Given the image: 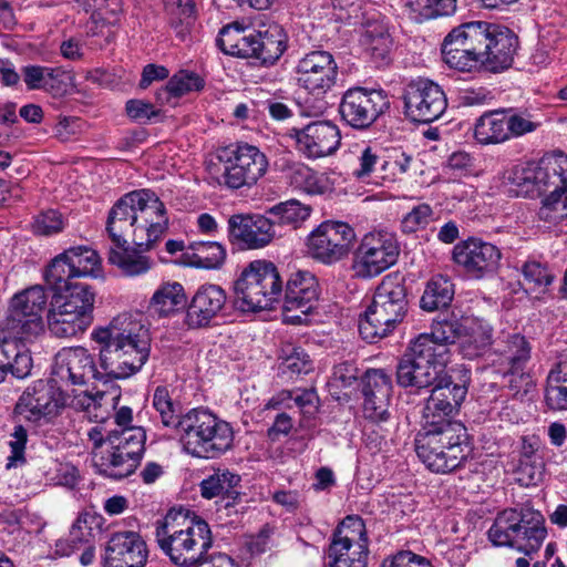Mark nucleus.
<instances>
[{"label": "nucleus", "mask_w": 567, "mask_h": 567, "mask_svg": "<svg viewBox=\"0 0 567 567\" xmlns=\"http://www.w3.org/2000/svg\"><path fill=\"white\" fill-rule=\"evenodd\" d=\"M168 217L164 203L151 189L123 195L109 212L106 233L112 241L107 261L123 276H142L153 260L145 255L164 237Z\"/></svg>", "instance_id": "nucleus-1"}, {"label": "nucleus", "mask_w": 567, "mask_h": 567, "mask_svg": "<svg viewBox=\"0 0 567 567\" xmlns=\"http://www.w3.org/2000/svg\"><path fill=\"white\" fill-rule=\"evenodd\" d=\"M518 38L508 28L471 21L453 28L442 43L444 62L461 72L502 73L514 62Z\"/></svg>", "instance_id": "nucleus-2"}, {"label": "nucleus", "mask_w": 567, "mask_h": 567, "mask_svg": "<svg viewBox=\"0 0 567 567\" xmlns=\"http://www.w3.org/2000/svg\"><path fill=\"white\" fill-rule=\"evenodd\" d=\"M92 339L101 346L99 367L103 383L133 375L150 355L148 330L131 313L118 315L109 326L95 329Z\"/></svg>", "instance_id": "nucleus-3"}, {"label": "nucleus", "mask_w": 567, "mask_h": 567, "mask_svg": "<svg viewBox=\"0 0 567 567\" xmlns=\"http://www.w3.org/2000/svg\"><path fill=\"white\" fill-rule=\"evenodd\" d=\"M156 539L161 549L181 567H195L206 560L213 539L208 524L188 511L171 509L157 522Z\"/></svg>", "instance_id": "nucleus-4"}, {"label": "nucleus", "mask_w": 567, "mask_h": 567, "mask_svg": "<svg viewBox=\"0 0 567 567\" xmlns=\"http://www.w3.org/2000/svg\"><path fill=\"white\" fill-rule=\"evenodd\" d=\"M415 451L432 472L450 473L467 460L472 446L461 422L424 423L415 437Z\"/></svg>", "instance_id": "nucleus-5"}, {"label": "nucleus", "mask_w": 567, "mask_h": 567, "mask_svg": "<svg viewBox=\"0 0 567 567\" xmlns=\"http://www.w3.org/2000/svg\"><path fill=\"white\" fill-rule=\"evenodd\" d=\"M408 306L403 279L398 275L385 276L377 287L371 305L359 318L361 338L373 343L386 337L402 322Z\"/></svg>", "instance_id": "nucleus-6"}, {"label": "nucleus", "mask_w": 567, "mask_h": 567, "mask_svg": "<svg viewBox=\"0 0 567 567\" xmlns=\"http://www.w3.org/2000/svg\"><path fill=\"white\" fill-rule=\"evenodd\" d=\"M546 537L544 515L528 506L502 511L488 529L494 545L513 547L529 558L540 549Z\"/></svg>", "instance_id": "nucleus-7"}, {"label": "nucleus", "mask_w": 567, "mask_h": 567, "mask_svg": "<svg viewBox=\"0 0 567 567\" xmlns=\"http://www.w3.org/2000/svg\"><path fill=\"white\" fill-rule=\"evenodd\" d=\"M184 450L200 458H216L231 449V425L205 409H193L185 414L178 435Z\"/></svg>", "instance_id": "nucleus-8"}, {"label": "nucleus", "mask_w": 567, "mask_h": 567, "mask_svg": "<svg viewBox=\"0 0 567 567\" xmlns=\"http://www.w3.org/2000/svg\"><path fill=\"white\" fill-rule=\"evenodd\" d=\"M235 303L241 311L272 309L282 292L277 267L268 260H254L235 281Z\"/></svg>", "instance_id": "nucleus-9"}, {"label": "nucleus", "mask_w": 567, "mask_h": 567, "mask_svg": "<svg viewBox=\"0 0 567 567\" xmlns=\"http://www.w3.org/2000/svg\"><path fill=\"white\" fill-rule=\"evenodd\" d=\"M445 350L426 338H415L396 364V382L402 388H430L443 372Z\"/></svg>", "instance_id": "nucleus-10"}, {"label": "nucleus", "mask_w": 567, "mask_h": 567, "mask_svg": "<svg viewBox=\"0 0 567 567\" xmlns=\"http://www.w3.org/2000/svg\"><path fill=\"white\" fill-rule=\"evenodd\" d=\"M223 166L218 183L229 189L250 188L267 173V156L255 145L235 143L218 151Z\"/></svg>", "instance_id": "nucleus-11"}, {"label": "nucleus", "mask_w": 567, "mask_h": 567, "mask_svg": "<svg viewBox=\"0 0 567 567\" xmlns=\"http://www.w3.org/2000/svg\"><path fill=\"white\" fill-rule=\"evenodd\" d=\"M146 432L143 427L111 430L106 434L107 449L101 453V472L113 478L133 474L145 452Z\"/></svg>", "instance_id": "nucleus-12"}, {"label": "nucleus", "mask_w": 567, "mask_h": 567, "mask_svg": "<svg viewBox=\"0 0 567 567\" xmlns=\"http://www.w3.org/2000/svg\"><path fill=\"white\" fill-rule=\"evenodd\" d=\"M47 306L45 289L40 285L29 287L10 299L2 327L20 339L37 337L43 331L42 313Z\"/></svg>", "instance_id": "nucleus-13"}, {"label": "nucleus", "mask_w": 567, "mask_h": 567, "mask_svg": "<svg viewBox=\"0 0 567 567\" xmlns=\"http://www.w3.org/2000/svg\"><path fill=\"white\" fill-rule=\"evenodd\" d=\"M399 255L400 245L393 234L373 230L361 238L353 252L351 268L357 278L370 279L392 267Z\"/></svg>", "instance_id": "nucleus-14"}, {"label": "nucleus", "mask_w": 567, "mask_h": 567, "mask_svg": "<svg viewBox=\"0 0 567 567\" xmlns=\"http://www.w3.org/2000/svg\"><path fill=\"white\" fill-rule=\"evenodd\" d=\"M513 183L525 194L546 196L567 184V155L563 152L543 157L538 163L516 167Z\"/></svg>", "instance_id": "nucleus-15"}, {"label": "nucleus", "mask_w": 567, "mask_h": 567, "mask_svg": "<svg viewBox=\"0 0 567 567\" xmlns=\"http://www.w3.org/2000/svg\"><path fill=\"white\" fill-rule=\"evenodd\" d=\"M389 109V96L383 90L353 86L342 94L339 114L349 126L365 130Z\"/></svg>", "instance_id": "nucleus-16"}, {"label": "nucleus", "mask_w": 567, "mask_h": 567, "mask_svg": "<svg viewBox=\"0 0 567 567\" xmlns=\"http://www.w3.org/2000/svg\"><path fill=\"white\" fill-rule=\"evenodd\" d=\"M368 538L361 519L346 517L334 529L328 549L330 567H367Z\"/></svg>", "instance_id": "nucleus-17"}, {"label": "nucleus", "mask_w": 567, "mask_h": 567, "mask_svg": "<svg viewBox=\"0 0 567 567\" xmlns=\"http://www.w3.org/2000/svg\"><path fill=\"white\" fill-rule=\"evenodd\" d=\"M354 240L355 231L349 224L326 220L310 233L307 246L312 258L331 265L348 256Z\"/></svg>", "instance_id": "nucleus-18"}, {"label": "nucleus", "mask_w": 567, "mask_h": 567, "mask_svg": "<svg viewBox=\"0 0 567 567\" xmlns=\"http://www.w3.org/2000/svg\"><path fill=\"white\" fill-rule=\"evenodd\" d=\"M404 115L412 122L431 123L439 120L447 107L443 89L435 82L419 78L409 82L402 94Z\"/></svg>", "instance_id": "nucleus-19"}, {"label": "nucleus", "mask_w": 567, "mask_h": 567, "mask_svg": "<svg viewBox=\"0 0 567 567\" xmlns=\"http://www.w3.org/2000/svg\"><path fill=\"white\" fill-rule=\"evenodd\" d=\"M319 299V282L313 274L298 270L290 275L285 290L284 320L288 323L300 324L307 321V316L315 309Z\"/></svg>", "instance_id": "nucleus-20"}, {"label": "nucleus", "mask_w": 567, "mask_h": 567, "mask_svg": "<svg viewBox=\"0 0 567 567\" xmlns=\"http://www.w3.org/2000/svg\"><path fill=\"white\" fill-rule=\"evenodd\" d=\"M296 74L300 86L315 95H324L336 84L338 65L330 52L315 50L298 61Z\"/></svg>", "instance_id": "nucleus-21"}, {"label": "nucleus", "mask_w": 567, "mask_h": 567, "mask_svg": "<svg viewBox=\"0 0 567 567\" xmlns=\"http://www.w3.org/2000/svg\"><path fill=\"white\" fill-rule=\"evenodd\" d=\"M501 258L497 246L475 237L457 243L452 250L453 261L476 279L494 274Z\"/></svg>", "instance_id": "nucleus-22"}, {"label": "nucleus", "mask_w": 567, "mask_h": 567, "mask_svg": "<svg viewBox=\"0 0 567 567\" xmlns=\"http://www.w3.org/2000/svg\"><path fill=\"white\" fill-rule=\"evenodd\" d=\"M431 394L423 409L424 423L452 422L447 417L458 410L467 389L464 384L453 382L444 371L431 385Z\"/></svg>", "instance_id": "nucleus-23"}, {"label": "nucleus", "mask_w": 567, "mask_h": 567, "mask_svg": "<svg viewBox=\"0 0 567 567\" xmlns=\"http://www.w3.org/2000/svg\"><path fill=\"white\" fill-rule=\"evenodd\" d=\"M63 392L50 381L38 380L20 396L17 408L29 421L55 416L64 406Z\"/></svg>", "instance_id": "nucleus-24"}, {"label": "nucleus", "mask_w": 567, "mask_h": 567, "mask_svg": "<svg viewBox=\"0 0 567 567\" xmlns=\"http://www.w3.org/2000/svg\"><path fill=\"white\" fill-rule=\"evenodd\" d=\"M276 236H278V229H275L267 214H238L228 219L229 240L248 249L262 248L270 244Z\"/></svg>", "instance_id": "nucleus-25"}, {"label": "nucleus", "mask_w": 567, "mask_h": 567, "mask_svg": "<svg viewBox=\"0 0 567 567\" xmlns=\"http://www.w3.org/2000/svg\"><path fill=\"white\" fill-rule=\"evenodd\" d=\"M148 558L146 542L140 533L120 530L111 535L104 556L105 567H144Z\"/></svg>", "instance_id": "nucleus-26"}, {"label": "nucleus", "mask_w": 567, "mask_h": 567, "mask_svg": "<svg viewBox=\"0 0 567 567\" xmlns=\"http://www.w3.org/2000/svg\"><path fill=\"white\" fill-rule=\"evenodd\" d=\"M54 373L60 380L74 385H83L90 380L103 382L94 357L83 347L68 348L59 352Z\"/></svg>", "instance_id": "nucleus-27"}, {"label": "nucleus", "mask_w": 567, "mask_h": 567, "mask_svg": "<svg viewBox=\"0 0 567 567\" xmlns=\"http://www.w3.org/2000/svg\"><path fill=\"white\" fill-rule=\"evenodd\" d=\"M363 413L373 423L389 419V405L392 393L391 378L381 369H370L362 378Z\"/></svg>", "instance_id": "nucleus-28"}, {"label": "nucleus", "mask_w": 567, "mask_h": 567, "mask_svg": "<svg viewBox=\"0 0 567 567\" xmlns=\"http://www.w3.org/2000/svg\"><path fill=\"white\" fill-rule=\"evenodd\" d=\"M227 296L217 285H202L193 296L185 317V324L189 329L207 328L221 313Z\"/></svg>", "instance_id": "nucleus-29"}, {"label": "nucleus", "mask_w": 567, "mask_h": 567, "mask_svg": "<svg viewBox=\"0 0 567 567\" xmlns=\"http://www.w3.org/2000/svg\"><path fill=\"white\" fill-rule=\"evenodd\" d=\"M296 141L300 152L310 158H318L334 153L340 145L341 136L334 124L318 121L297 131Z\"/></svg>", "instance_id": "nucleus-30"}, {"label": "nucleus", "mask_w": 567, "mask_h": 567, "mask_svg": "<svg viewBox=\"0 0 567 567\" xmlns=\"http://www.w3.org/2000/svg\"><path fill=\"white\" fill-rule=\"evenodd\" d=\"M6 333L8 329H4L0 321V383L6 380L8 373L17 379H24L33 367L30 351L16 341L17 337H8Z\"/></svg>", "instance_id": "nucleus-31"}, {"label": "nucleus", "mask_w": 567, "mask_h": 567, "mask_svg": "<svg viewBox=\"0 0 567 567\" xmlns=\"http://www.w3.org/2000/svg\"><path fill=\"white\" fill-rule=\"evenodd\" d=\"M288 47V34L279 23H270L264 31L256 32L255 59L262 65H274Z\"/></svg>", "instance_id": "nucleus-32"}, {"label": "nucleus", "mask_w": 567, "mask_h": 567, "mask_svg": "<svg viewBox=\"0 0 567 567\" xmlns=\"http://www.w3.org/2000/svg\"><path fill=\"white\" fill-rule=\"evenodd\" d=\"M93 320L91 317L63 307L51 306L48 313L49 330L58 338H73L82 334Z\"/></svg>", "instance_id": "nucleus-33"}, {"label": "nucleus", "mask_w": 567, "mask_h": 567, "mask_svg": "<svg viewBox=\"0 0 567 567\" xmlns=\"http://www.w3.org/2000/svg\"><path fill=\"white\" fill-rule=\"evenodd\" d=\"M96 292L85 282L78 281L65 290L52 295L51 306L70 309L94 319L93 311Z\"/></svg>", "instance_id": "nucleus-34"}, {"label": "nucleus", "mask_w": 567, "mask_h": 567, "mask_svg": "<svg viewBox=\"0 0 567 567\" xmlns=\"http://www.w3.org/2000/svg\"><path fill=\"white\" fill-rule=\"evenodd\" d=\"M506 132V109L483 113L474 125V138L481 145H496L507 142Z\"/></svg>", "instance_id": "nucleus-35"}, {"label": "nucleus", "mask_w": 567, "mask_h": 567, "mask_svg": "<svg viewBox=\"0 0 567 567\" xmlns=\"http://www.w3.org/2000/svg\"><path fill=\"white\" fill-rule=\"evenodd\" d=\"M239 482V475L227 470L217 471L200 483L202 496L207 499L220 497L226 507L231 506L240 494L236 489Z\"/></svg>", "instance_id": "nucleus-36"}, {"label": "nucleus", "mask_w": 567, "mask_h": 567, "mask_svg": "<svg viewBox=\"0 0 567 567\" xmlns=\"http://www.w3.org/2000/svg\"><path fill=\"white\" fill-rule=\"evenodd\" d=\"M312 212L309 205L302 204L297 199H290L274 205L266 210L275 229H278V236L281 235V228L288 226L297 229L307 220Z\"/></svg>", "instance_id": "nucleus-37"}, {"label": "nucleus", "mask_w": 567, "mask_h": 567, "mask_svg": "<svg viewBox=\"0 0 567 567\" xmlns=\"http://www.w3.org/2000/svg\"><path fill=\"white\" fill-rule=\"evenodd\" d=\"M205 86V80L193 71L181 70L169 78L166 85L157 91L156 100L161 104L168 103L171 97H181L190 92H199Z\"/></svg>", "instance_id": "nucleus-38"}, {"label": "nucleus", "mask_w": 567, "mask_h": 567, "mask_svg": "<svg viewBox=\"0 0 567 567\" xmlns=\"http://www.w3.org/2000/svg\"><path fill=\"white\" fill-rule=\"evenodd\" d=\"M409 17L417 23L455 13L457 0H403Z\"/></svg>", "instance_id": "nucleus-39"}, {"label": "nucleus", "mask_w": 567, "mask_h": 567, "mask_svg": "<svg viewBox=\"0 0 567 567\" xmlns=\"http://www.w3.org/2000/svg\"><path fill=\"white\" fill-rule=\"evenodd\" d=\"M454 297V285L443 275H436L427 282L421 297L420 305L423 310L435 311L446 308Z\"/></svg>", "instance_id": "nucleus-40"}, {"label": "nucleus", "mask_w": 567, "mask_h": 567, "mask_svg": "<svg viewBox=\"0 0 567 567\" xmlns=\"http://www.w3.org/2000/svg\"><path fill=\"white\" fill-rule=\"evenodd\" d=\"M463 332L462 324L456 320L434 321L431 333L420 334L417 338H426L434 348H443L445 350L444 363L450 359V346L456 341L460 342Z\"/></svg>", "instance_id": "nucleus-41"}, {"label": "nucleus", "mask_w": 567, "mask_h": 567, "mask_svg": "<svg viewBox=\"0 0 567 567\" xmlns=\"http://www.w3.org/2000/svg\"><path fill=\"white\" fill-rule=\"evenodd\" d=\"M185 305V291L178 282L163 285L155 291L151 300V308L159 316H168Z\"/></svg>", "instance_id": "nucleus-42"}, {"label": "nucleus", "mask_w": 567, "mask_h": 567, "mask_svg": "<svg viewBox=\"0 0 567 567\" xmlns=\"http://www.w3.org/2000/svg\"><path fill=\"white\" fill-rule=\"evenodd\" d=\"M153 406L158 412L165 427L173 429L177 435L182 432L185 414L179 415L178 406L173 402L167 388L157 386L153 394Z\"/></svg>", "instance_id": "nucleus-43"}, {"label": "nucleus", "mask_w": 567, "mask_h": 567, "mask_svg": "<svg viewBox=\"0 0 567 567\" xmlns=\"http://www.w3.org/2000/svg\"><path fill=\"white\" fill-rule=\"evenodd\" d=\"M63 257L71 262L78 280L85 277H96L100 267L97 252L86 246L71 247L63 251Z\"/></svg>", "instance_id": "nucleus-44"}, {"label": "nucleus", "mask_w": 567, "mask_h": 567, "mask_svg": "<svg viewBox=\"0 0 567 567\" xmlns=\"http://www.w3.org/2000/svg\"><path fill=\"white\" fill-rule=\"evenodd\" d=\"M44 279L53 293L65 290L66 287L78 282L71 262L63 257V252L54 257L44 272Z\"/></svg>", "instance_id": "nucleus-45"}, {"label": "nucleus", "mask_w": 567, "mask_h": 567, "mask_svg": "<svg viewBox=\"0 0 567 567\" xmlns=\"http://www.w3.org/2000/svg\"><path fill=\"white\" fill-rule=\"evenodd\" d=\"M522 276L526 291L545 292L554 281V274L546 264L527 260L522 265Z\"/></svg>", "instance_id": "nucleus-46"}, {"label": "nucleus", "mask_w": 567, "mask_h": 567, "mask_svg": "<svg viewBox=\"0 0 567 567\" xmlns=\"http://www.w3.org/2000/svg\"><path fill=\"white\" fill-rule=\"evenodd\" d=\"M492 344V331L487 327L476 326L462 332L458 348L464 358L474 359L482 355Z\"/></svg>", "instance_id": "nucleus-47"}, {"label": "nucleus", "mask_w": 567, "mask_h": 567, "mask_svg": "<svg viewBox=\"0 0 567 567\" xmlns=\"http://www.w3.org/2000/svg\"><path fill=\"white\" fill-rule=\"evenodd\" d=\"M164 4L169 16V24L176 30V34L184 39L195 19L193 0H164Z\"/></svg>", "instance_id": "nucleus-48"}, {"label": "nucleus", "mask_w": 567, "mask_h": 567, "mask_svg": "<svg viewBox=\"0 0 567 567\" xmlns=\"http://www.w3.org/2000/svg\"><path fill=\"white\" fill-rule=\"evenodd\" d=\"M530 344L524 336L518 333L508 336L499 353L511 369L523 370L524 365L530 359Z\"/></svg>", "instance_id": "nucleus-49"}, {"label": "nucleus", "mask_w": 567, "mask_h": 567, "mask_svg": "<svg viewBox=\"0 0 567 567\" xmlns=\"http://www.w3.org/2000/svg\"><path fill=\"white\" fill-rule=\"evenodd\" d=\"M542 220L557 224L567 218V184L547 194L538 210Z\"/></svg>", "instance_id": "nucleus-50"}, {"label": "nucleus", "mask_w": 567, "mask_h": 567, "mask_svg": "<svg viewBox=\"0 0 567 567\" xmlns=\"http://www.w3.org/2000/svg\"><path fill=\"white\" fill-rule=\"evenodd\" d=\"M381 151L373 146H364L359 155L357 166L352 169V176L361 182H371L372 178H378V172L381 167L382 156Z\"/></svg>", "instance_id": "nucleus-51"}, {"label": "nucleus", "mask_w": 567, "mask_h": 567, "mask_svg": "<svg viewBox=\"0 0 567 567\" xmlns=\"http://www.w3.org/2000/svg\"><path fill=\"white\" fill-rule=\"evenodd\" d=\"M102 523V516L95 513H81L71 527V543L74 546L91 543L94 537V529H101Z\"/></svg>", "instance_id": "nucleus-52"}, {"label": "nucleus", "mask_w": 567, "mask_h": 567, "mask_svg": "<svg viewBox=\"0 0 567 567\" xmlns=\"http://www.w3.org/2000/svg\"><path fill=\"white\" fill-rule=\"evenodd\" d=\"M412 157L401 150H393L386 156H382L378 178L394 182L399 176L405 174L410 167Z\"/></svg>", "instance_id": "nucleus-53"}, {"label": "nucleus", "mask_w": 567, "mask_h": 567, "mask_svg": "<svg viewBox=\"0 0 567 567\" xmlns=\"http://www.w3.org/2000/svg\"><path fill=\"white\" fill-rule=\"evenodd\" d=\"M192 248L196 259L195 264L202 268H217L226 258L225 248L216 241L194 243Z\"/></svg>", "instance_id": "nucleus-54"}, {"label": "nucleus", "mask_w": 567, "mask_h": 567, "mask_svg": "<svg viewBox=\"0 0 567 567\" xmlns=\"http://www.w3.org/2000/svg\"><path fill=\"white\" fill-rule=\"evenodd\" d=\"M367 50L370 52L372 59L378 62H383L388 59L391 48L392 39L388 32L382 28L369 29L365 32Z\"/></svg>", "instance_id": "nucleus-55"}, {"label": "nucleus", "mask_w": 567, "mask_h": 567, "mask_svg": "<svg viewBox=\"0 0 567 567\" xmlns=\"http://www.w3.org/2000/svg\"><path fill=\"white\" fill-rule=\"evenodd\" d=\"M291 184L308 194H323L326 186L318 174L306 165L296 166L290 175Z\"/></svg>", "instance_id": "nucleus-56"}, {"label": "nucleus", "mask_w": 567, "mask_h": 567, "mask_svg": "<svg viewBox=\"0 0 567 567\" xmlns=\"http://www.w3.org/2000/svg\"><path fill=\"white\" fill-rule=\"evenodd\" d=\"M538 127V123L532 120L530 115L516 113L512 109H506V134L507 141L512 137H520L525 134L534 132Z\"/></svg>", "instance_id": "nucleus-57"}, {"label": "nucleus", "mask_w": 567, "mask_h": 567, "mask_svg": "<svg viewBox=\"0 0 567 567\" xmlns=\"http://www.w3.org/2000/svg\"><path fill=\"white\" fill-rule=\"evenodd\" d=\"M76 2L84 7L85 11H92V18L102 21L110 20L121 11V0H76Z\"/></svg>", "instance_id": "nucleus-58"}, {"label": "nucleus", "mask_w": 567, "mask_h": 567, "mask_svg": "<svg viewBox=\"0 0 567 567\" xmlns=\"http://www.w3.org/2000/svg\"><path fill=\"white\" fill-rule=\"evenodd\" d=\"M10 437L11 454L8 457L7 468L17 467L25 462L24 450L28 442V432L22 425H16Z\"/></svg>", "instance_id": "nucleus-59"}, {"label": "nucleus", "mask_w": 567, "mask_h": 567, "mask_svg": "<svg viewBox=\"0 0 567 567\" xmlns=\"http://www.w3.org/2000/svg\"><path fill=\"white\" fill-rule=\"evenodd\" d=\"M432 208L427 204H421L414 207L402 219L401 226L404 233L411 234L420 228H425L430 223Z\"/></svg>", "instance_id": "nucleus-60"}, {"label": "nucleus", "mask_w": 567, "mask_h": 567, "mask_svg": "<svg viewBox=\"0 0 567 567\" xmlns=\"http://www.w3.org/2000/svg\"><path fill=\"white\" fill-rule=\"evenodd\" d=\"M63 228L62 215L53 209L41 213L34 219L32 229L34 234L49 236L61 231Z\"/></svg>", "instance_id": "nucleus-61"}, {"label": "nucleus", "mask_w": 567, "mask_h": 567, "mask_svg": "<svg viewBox=\"0 0 567 567\" xmlns=\"http://www.w3.org/2000/svg\"><path fill=\"white\" fill-rule=\"evenodd\" d=\"M43 90L54 97L63 96L69 91V80L71 79L62 68H49Z\"/></svg>", "instance_id": "nucleus-62"}, {"label": "nucleus", "mask_w": 567, "mask_h": 567, "mask_svg": "<svg viewBox=\"0 0 567 567\" xmlns=\"http://www.w3.org/2000/svg\"><path fill=\"white\" fill-rule=\"evenodd\" d=\"M284 373L290 375L307 374L312 370V361L302 349H293V351L281 363Z\"/></svg>", "instance_id": "nucleus-63"}, {"label": "nucleus", "mask_w": 567, "mask_h": 567, "mask_svg": "<svg viewBox=\"0 0 567 567\" xmlns=\"http://www.w3.org/2000/svg\"><path fill=\"white\" fill-rule=\"evenodd\" d=\"M125 111L130 118L144 124L159 114V110L155 109L152 103L137 99L128 100Z\"/></svg>", "instance_id": "nucleus-64"}]
</instances>
